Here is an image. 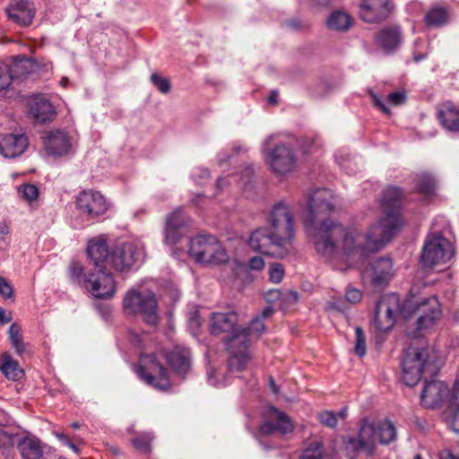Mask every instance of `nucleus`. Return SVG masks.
I'll return each mask as SVG.
<instances>
[{
  "label": "nucleus",
  "instance_id": "1",
  "mask_svg": "<svg viewBox=\"0 0 459 459\" xmlns=\"http://www.w3.org/2000/svg\"><path fill=\"white\" fill-rule=\"evenodd\" d=\"M336 199L331 190L316 189L309 195L308 216L306 220L307 232L319 255L339 270L351 266V262L360 257L359 231L354 228H344L338 222L324 216L333 212Z\"/></svg>",
  "mask_w": 459,
  "mask_h": 459
},
{
  "label": "nucleus",
  "instance_id": "2",
  "mask_svg": "<svg viewBox=\"0 0 459 459\" xmlns=\"http://www.w3.org/2000/svg\"><path fill=\"white\" fill-rule=\"evenodd\" d=\"M440 315V303L434 296L421 301L410 299L402 304L399 296L389 293L377 302L373 325L378 332L385 333L393 328L398 316L404 319L417 316V330L422 331L433 326Z\"/></svg>",
  "mask_w": 459,
  "mask_h": 459
},
{
  "label": "nucleus",
  "instance_id": "3",
  "mask_svg": "<svg viewBox=\"0 0 459 459\" xmlns=\"http://www.w3.org/2000/svg\"><path fill=\"white\" fill-rule=\"evenodd\" d=\"M294 237L290 206L279 203L269 213L268 226L258 228L251 233L248 246L254 251L282 258L292 252Z\"/></svg>",
  "mask_w": 459,
  "mask_h": 459
},
{
  "label": "nucleus",
  "instance_id": "4",
  "mask_svg": "<svg viewBox=\"0 0 459 459\" xmlns=\"http://www.w3.org/2000/svg\"><path fill=\"white\" fill-rule=\"evenodd\" d=\"M402 192L398 187H386L380 199L384 216L372 224L363 234L359 232V241L356 248H359L360 257L369 253L383 249L391 241L402 226L399 204Z\"/></svg>",
  "mask_w": 459,
  "mask_h": 459
},
{
  "label": "nucleus",
  "instance_id": "5",
  "mask_svg": "<svg viewBox=\"0 0 459 459\" xmlns=\"http://www.w3.org/2000/svg\"><path fill=\"white\" fill-rule=\"evenodd\" d=\"M396 438L394 425L385 420L378 424L366 418L360 421L357 437L343 438L345 452L351 459L362 454L372 456L377 450V444L388 445Z\"/></svg>",
  "mask_w": 459,
  "mask_h": 459
},
{
  "label": "nucleus",
  "instance_id": "6",
  "mask_svg": "<svg viewBox=\"0 0 459 459\" xmlns=\"http://www.w3.org/2000/svg\"><path fill=\"white\" fill-rule=\"evenodd\" d=\"M278 136H267L261 152L264 162L276 177H285L295 171L298 158L292 141L278 140Z\"/></svg>",
  "mask_w": 459,
  "mask_h": 459
},
{
  "label": "nucleus",
  "instance_id": "7",
  "mask_svg": "<svg viewBox=\"0 0 459 459\" xmlns=\"http://www.w3.org/2000/svg\"><path fill=\"white\" fill-rule=\"evenodd\" d=\"M401 364L403 381L409 386L416 385L423 377L436 375L439 368L436 353L425 348L409 347Z\"/></svg>",
  "mask_w": 459,
  "mask_h": 459
},
{
  "label": "nucleus",
  "instance_id": "8",
  "mask_svg": "<svg viewBox=\"0 0 459 459\" xmlns=\"http://www.w3.org/2000/svg\"><path fill=\"white\" fill-rule=\"evenodd\" d=\"M264 331V320L255 317L249 327H239L231 337L226 340L227 348L230 353L229 369L231 372H240L247 367L250 359L248 344L253 339H257Z\"/></svg>",
  "mask_w": 459,
  "mask_h": 459
},
{
  "label": "nucleus",
  "instance_id": "9",
  "mask_svg": "<svg viewBox=\"0 0 459 459\" xmlns=\"http://www.w3.org/2000/svg\"><path fill=\"white\" fill-rule=\"evenodd\" d=\"M189 254L199 264L220 265L229 262L230 256L223 244L212 235H199L190 240Z\"/></svg>",
  "mask_w": 459,
  "mask_h": 459
},
{
  "label": "nucleus",
  "instance_id": "10",
  "mask_svg": "<svg viewBox=\"0 0 459 459\" xmlns=\"http://www.w3.org/2000/svg\"><path fill=\"white\" fill-rule=\"evenodd\" d=\"M123 308L127 314L141 315L149 325L155 326L159 323L158 303L153 292L128 290L123 299Z\"/></svg>",
  "mask_w": 459,
  "mask_h": 459
},
{
  "label": "nucleus",
  "instance_id": "11",
  "mask_svg": "<svg viewBox=\"0 0 459 459\" xmlns=\"http://www.w3.org/2000/svg\"><path fill=\"white\" fill-rule=\"evenodd\" d=\"M453 256L451 243L441 233H431L421 253V264L426 268H435L446 264Z\"/></svg>",
  "mask_w": 459,
  "mask_h": 459
},
{
  "label": "nucleus",
  "instance_id": "12",
  "mask_svg": "<svg viewBox=\"0 0 459 459\" xmlns=\"http://www.w3.org/2000/svg\"><path fill=\"white\" fill-rule=\"evenodd\" d=\"M144 249L140 242L118 243L112 247L109 254V266L123 272L143 261Z\"/></svg>",
  "mask_w": 459,
  "mask_h": 459
},
{
  "label": "nucleus",
  "instance_id": "13",
  "mask_svg": "<svg viewBox=\"0 0 459 459\" xmlns=\"http://www.w3.org/2000/svg\"><path fill=\"white\" fill-rule=\"evenodd\" d=\"M83 287L96 299H107L114 296L116 281L106 268L93 269L83 280Z\"/></svg>",
  "mask_w": 459,
  "mask_h": 459
},
{
  "label": "nucleus",
  "instance_id": "14",
  "mask_svg": "<svg viewBox=\"0 0 459 459\" xmlns=\"http://www.w3.org/2000/svg\"><path fill=\"white\" fill-rule=\"evenodd\" d=\"M143 366L139 368L138 374L148 385L160 390L169 386V379L166 369L158 361L156 356H143L141 358Z\"/></svg>",
  "mask_w": 459,
  "mask_h": 459
},
{
  "label": "nucleus",
  "instance_id": "15",
  "mask_svg": "<svg viewBox=\"0 0 459 459\" xmlns=\"http://www.w3.org/2000/svg\"><path fill=\"white\" fill-rule=\"evenodd\" d=\"M76 208L82 214L96 218L104 214L109 208V203L104 195L94 190H83L75 200Z\"/></svg>",
  "mask_w": 459,
  "mask_h": 459
},
{
  "label": "nucleus",
  "instance_id": "16",
  "mask_svg": "<svg viewBox=\"0 0 459 459\" xmlns=\"http://www.w3.org/2000/svg\"><path fill=\"white\" fill-rule=\"evenodd\" d=\"M394 276L391 258L382 256L371 262L363 272V278L375 287H385Z\"/></svg>",
  "mask_w": 459,
  "mask_h": 459
},
{
  "label": "nucleus",
  "instance_id": "17",
  "mask_svg": "<svg viewBox=\"0 0 459 459\" xmlns=\"http://www.w3.org/2000/svg\"><path fill=\"white\" fill-rule=\"evenodd\" d=\"M453 391L454 388L449 393L447 385L442 381L432 380L427 382L420 395L421 404L426 408H436L447 402L454 411V408L451 406Z\"/></svg>",
  "mask_w": 459,
  "mask_h": 459
},
{
  "label": "nucleus",
  "instance_id": "18",
  "mask_svg": "<svg viewBox=\"0 0 459 459\" xmlns=\"http://www.w3.org/2000/svg\"><path fill=\"white\" fill-rule=\"evenodd\" d=\"M74 140L62 130L48 131L43 137L45 151L48 155L61 157L67 155L73 149Z\"/></svg>",
  "mask_w": 459,
  "mask_h": 459
},
{
  "label": "nucleus",
  "instance_id": "19",
  "mask_svg": "<svg viewBox=\"0 0 459 459\" xmlns=\"http://www.w3.org/2000/svg\"><path fill=\"white\" fill-rule=\"evenodd\" d=\"M394 9L390 0H362L360 18L368 23H377L386 20Z\"/></svg>",
  "mask_w": 459,
  "mask_h": 459
},
{
  "label": "nucleus",
  "instance_id": "20",
  "mask_svg": "<svg viewBox=\"0 0 459 459\" xmlns=\"http://www.w3.org/2000/svg\"><path fill=\"white\" fill-rule=\"evenodd\" d=\"M293 429L294 425L287 414L278 411L275 407H270L266 420L259 428V432L262 435H272L276 432L285 435L291 432Z\"/></svg>",
  "mask_w": 459,
  "mask_h": 459
},
{
  "label": "nucleus",
  "instance_id": "21",
  "mask_svg": "<svg viewBox=\"0 0 459 459\" xmlns=\"http://www.w3.org/2000/svg\"><path fill=\"white\" fill-rule=\"evenodd\" d=\"M188 218L181 210H177L167 216L164 228V242L167 245H176L186 234Z\"/></svg>",
  "mask_w": 459,
  "mask_h": 459
},
{
  "label": "nucleus",
  "instance_id": "22",
  "mask_svg": "<svg viewBox=\"0 0 459 459\" xmlns=\"http://www.w3.org/2000/svg\"><path fill=\"white\" fill-rule=\"evenodd\" d=\"M238 316L234 311L212 312L209 317V331L212 335L230 333L231 337L239 331Z\"/></svg>",
  "mask_w": 459,
  "mask_h": 459
},
{
  "label": "nucleus",
  "instance_id": "23",
  "mask_svg": "<svg viewBox=\"0 0 459 459\" xmlns=\"http://www.w3.org/2000/svg\"><path fill=\"white\" fill-rule=\"evenodd\" d=\"M35 13V7L30 0H11L6 8L8 19L24 27L31 24Z\"/></svg>",
  "mask_w": 459,
  "mask_h": 459
},
{
  "label": "nucleus",
  "instance_id": "24",
  "mask_svg": "<svg viewBox=\"0 0 459 459\" xmlns=\"http://www.w3.org/2000/svg\"><path fill=\"white\" fill-rule=\"evenodd\" d=\"M27 106L29 115L40 123L51 120L56 114L51 102L42 95H35L29 98Z\"/></svg>",
  "mask_w": 459,
  "mask_h": 459
},
{
  "label": "nucleus",
  "instance_id": "25",
  "mask_svg": "<svg viewBox=\"0 0 459 459\" xmlns=\"http://www.w3.org/2000/svg\"><path fill=\"white\" fill-rule=\"evenodd\" d=\"M28 139L24 134H0V154L5 158H15L24 152Z\"/></svg>",
  "mask_w": 459,
  "mask_h": 459
},
{
  "label": "nucleus",
  "instance_id": "26",
  "mask_svg": "<svg viewBox=\"0 0 459 459\" xmlns=\"http://www.w3.org/2000/svg\"><path fill=\"white\" fill-rule=\"evenodd\" d=\"M112 247H108L104 238L99 237L89 242L87 252L93 262L94 268H107L109 266V254Z\"/></svg>",
  "mask_w": 459,
  "mask_h": 459
},
{
  "label": "nucleus",
  "instance_id": "27",
  "mask_svg": "<svg viewBox=\"0 0 459 459\" xmlns=\"http://www.w3.org/2000/svg\"><path fill=\"white\" fill-rule=\"evenodd\" d=\"M10 62L5 63L8 66L9 73L12 75V81L18 79L23 80L29 76L39 73L41 65L38 62L39 59H8Z\"/></svg>",
  "mask_w": 459,
  "mask_h": 459
},
{
  "label": "nucleus",
  "instance_id": "28",
  "mask_svg": "<svg viewBox=\"0 0 459 459\" xmlns=\"http://www.w3.org/2000/svg\"><path fill=\"white\" fill-rule=\"evenodd\" d=\"M438 117L444 128L452 133L459 132V107L451 102L442 105Z\"/></svg>",
  "mask_w": 459,
  "mask_h": 459
},
{
  "label": "nucleus",
  "instance_id": "29",
  "mask_svg": "<svg viewBox=\"0 0 459 459\" xmlns=\"http://www.w3.org/2000/svg\"><path fill=\"white\" fill-rule=\"evenodd\" d=\"M190 353L186 349L175 348L167 355L169 364L178 374H185L190 367Z\"/></svg>",
  "mask_w": 459,
  "mask_h": 459
},
{
  "label": "nucleus",
  "instance_id": "30",
  "mask_svg": "<svg viewBox=\"0 0 459 459\" xmlns=\"http://www.w3.org/2000/svg\"><path fill=\"white\" fill-rule=\"evenodd\" d=\"M352 25V17L348 13L342 10L332 12L327 18L328 28L334 31L346 32Z\"/></svg>",
  "mask_w": 459,
  "mask_h": 459
},
{
  "label": "nucleus",
  "instance_id": "31",
  "mask_svg": "<svg viewBox=\"0 0 459 459\" xmlns=\"http://www.w3.org/2000/svg\"><path fill=\"white\" fill-rule=\"evenodd\" d=\"M377 44L386 50L396 48L401 42V32L395 27H389L381 30L377 37Z\"/></svg>",
  "mask_w": 459,
  "mask_h": 459
},
{
  "label": "nucleus",
  "instance_id": "32",
  "mask_svg": "<svg viewBox=\"0 0 459 459\" xmlns=\"http://www.w3.org/2000/svg\"><path fill=\"white\" fill-rule=\"evenodd\" d=\"M18 448L23 459H40L43 452L39 440L25 437L18 440Z\"/></svg>",
  "mask_w": 459,
  "mask_h": 459
},
{
  "label": "nucleus",
  "instance_id": "33",
  "mask_svg": "<svg viewBox=\"0 0 459 459\" xmlns=\"http://www.w3.org/2000/svg\"><path fill=\"white\" fill-rule=\"evenodd\" d=\"M0 371L6 378L13 381L20 379L23 374L18 362L6 352L0 358Z\"/></svg>",
  "mask_w": 459,
  "mask_h": 459
},
{
  "label": "nucleus",
  "instance_id": "34",
  "mask_svg": "<svg viewBox=\"0 0 459 459\" xmlns=\"http://www.w3.org/2000/svg\"><path fill=\"white\" fill-rule=\"evenodd\" d=\"M425 22L428 26L437 27L447 22V12L442 7H434L425 15Z\"/></svg>",
  "mask_w": 459,
  "mask_h": 459
},
{
  "label": "nucleus",
  "instance_id": "35",
  "mask_svg": "<svg viewBox=\"0 0 459 459\" xmlns=\"http://www.w3.org/2000/svg\"><path fill=\"white\" fill-rule=\"evenodd\" d=\"M415 183L420 193L425 195H430L433 194L435 189V180L430 175L427 173L417 175Z\"/></svg>",
  "mask_w": 459,
  "mask_h": 459
},
{
  "label": "nucleus",
  "instance_id": "36",
  "mask_svg": "<svg viewBox=\"0 0 459 459\" xmlns=\"http://www.w3.org/2000/svg\"><path fill=\"white\" fill-rule=\"evenodd\" d=\"M9 339L17 354L21 355L25 351V344L22 341V328L17 324L9 327Z\"/></svg>",
  "mask_w": 459,
  "mask_h": 459
},
{
  "label": "nucleus",
  "instance_id": "37",
  "mask_svg": "<svg viewBox=\"0 0 459 459\" xmlns=\"http://www.w3.org/2000/svg\"><path fill=\"white\" fill-rule=\"evenodd\" d=\"M451 406L454 408L451 427L454 431L459 432V377L455 381L454 391L451 396Z\"/></svg>",
  "mask_w": 459,
  "mask_h": 459
},
{
  "label": "nucleus",
  "instance_id": "38",
  "mask_svg": "<svg viewBox=\"0 0 459 459\" xmlns=\"http://www.w3.org/2000/svg\"><path fill=\"white\" fill-rule=\"evenodd\" d=\"M19 435L6 428H0V450H6L17 444Z\"/></svg>",
  "mask_w": 459,
  "mask_h": 459
},
{
  "label": "nucleus",
  "instance_id": "39",
  "mask_svg": "<svg viewBox=\"0 0 459 459\" xmlns=\"http://www.w3.org/2000/svg\"><path fill=\"white\" fill-rule=\"evenodd\" d=\"M153 436L151 433H144L134 438L132 444L140 452L147 454L151 451V442Z\"/></svg>",
  "mask_w": 459,
  "mask_h": 459
},
{
  "label": "nucleus",
  "instance_id": "40",
  "mask_svg": "<svg viewBox=\"0 0 459 459\" xmlns=\"http://www.w3.org/2000/svg\"><path fill=\"white\" fill-rule=\"evenodd\" d=\"M19 195L26 202H33L39 196V190L36 186L32 184H24L18 188Z\"/></svg>",
  "mask_w": 459,
  "mask_h": 459
},
{
  "label": "nucleus",
  "instance_id": "41",
  "mask_svg": "<svg viewBox=\"0 0 459 459\" xmlns=\"http://www.w3.org/2000/svg\"><path fill=\"white\" fill-rule=\"evenodd\" d=\"M152 83L163 94L170 91L171 83L167 77L160 75L158 73H152L151 75Z\"/></svg>",
  "mask_w": 459,
  "mask_h": 459
},
{
  "label": "nucleus",
  "instance_id": "42",
  "mask_svg": "<svg viewBox=\"0 0 459 459\" xmlns=\"http://www.w3.org/2000/svg\"><path fill=\"white\" fill-rule=\"evenodd\" d=\"M202 324L203 322L198 308L195 307H192L191 311L188 313V327L193 335L196 336L198 334V330Z\"/></svg>",
  "mask_w": 459,
  "mask_h": 459
},
{
  "label": "nucleus",
  "instance_id": "43",
  "mask_svg": "<svg viewBox=\"0 0 459 459\" xmlns=\"http://www.w3.org/2000/svg\"><path fill=\"white\" fill-rule=\"evenodd\" d=\"M355 353L363 357L367 351L366 338L362 329L359 326L355 328Z\"/></svg>",
  "mask_w": 459,
  "mask_h": 459
},
{
  "label": "nucleus",
  "instance_id": "44",
  "mask_svg": "<svg viewBox=\"0 0 459 459\" xmlns=\"http://www.w3.org/2000/svg\"><path fill=\"white\" fill-rule=\"evenodd\" d=\"M323 458V448L322 445L319 442H315L308 447H307L301 456L300 459H322Z\"/></svg>",
  "mask_w": 459,
  "mask_h": 459
},
{
  "label": "nucleus",
  "instance_id": "45",
  "mask_svg": "<svg viewBox=\"0 0 459 459\" xmlns=\"http://www.w3.org/2000/svg\"><path fill=\"white\" fill-rule=\"evenodd\" d=\"M269 279L273 283H279L281 281L285 271L282 264L279 263H273L269 267Z\"/></svg>",
  "mask_w": 459,
  "mask_h": 459
},
{
  "label": "nucleus",
  "instance_id": "46",
  "mask_svg": "<svg viewBox=\"0 0 459 459\" xmlns=\"http://www.w3.org/2000/svg\"><path fill=\"white\" fill-rule=\"evenodd\" d=\"M12 82V75L5 63L0 62V91L6 89Z\"/></svg>",
  "mask_w": 459,
  "mask_h": 459
},
{
  "label": "nucleus",
  "instance_id": "47",
  "mask_svg": "<svg viewBox=\"0 0 459 459\" xmlns=\"http://www.w3.org/2000/svg\"><path fill=\"white\" fill-rule=\"evenodd\" d=\"M70 277L78 283H83V280L87 275H83V268L79 264H73L69 270Z\"/></svg>",
  "mask_w": 459,
  "mask_h": 459
},
{
  "label": "nucleus",
  "instance_id": "48",
  "mask_svg": "<svg viewBox=\"0 0 459 459\" xmlns=\"http://www.w3.org/2000/svg\"><path fill=\"white\" fill-rule=\"evenodd\" d=\"M362 299V292L356 288L348 287L345 293V299L351 304H357Z\"/></svg>",
  "mask_w": 459,
  "mask_h": 459
},
{
  "label": "nucleus",
  "instance_id": "49",
  "mask_svg": "<svg viewBox=\"0 0 459 459\" xmlns=\"http://www.w3.org/2000/svg\"><path fill=\"white\" fill-rule=\"evenodd\" d=\"M406 94L404 91H395L390 93L386 98V103L392 106H398L404 103Z\"/></svg>",
  "mask_w": 459,
  "mask_h": 459
},
{
  "label": "nucleus",
  "instance_id": "50",
  "mask_svg": "<svg viewBox=\"0 0 459 459\" xmlns=\"http://www.w3.org/2000/svg\"><path fill=\"white\" fill-rule=\"evenodd\" d=\"M319 420L322 424L330 428H333L337 424L336 416L332 411H324L320 413Z\"/></svg>",
  "mask_w": 459,
  "mask_h": 459
},
{
  "label": "nucleus",
  "instance_id": "51",
  "mask_svg": "<svg viewBox=\"0 0 459 459\" xmlns=\"http://www.w3.org/2000/svg\"><path fill=\"white\" fill-rule=\"evenodd\" d=\"M0 295L4 299H11L13 297V290L12 285L7 281V280L2 276H0Z\"/></svg>",
  "mask_w": 459,
  "mask_h": 459
},
{
  "label": "nucleus",
  "instance_id": "52",
  "mask_svg": "<svg viewBox=\"0 0 459 459\" xmlns=\"http://www.w3.org/2000/svg\"><path fill=\"white\" fill-rule=\"evenodd\" d=\"M54 435L60 441L61 444H63L64 446H68L74 453H76V454L79 453V447L66 435H65L62 432H54Z\"/></svg>",
  "mask_w": 459,
  "mask_h": 459
},
{
  "label": "nucleus",
  "instance_id": "53",
  "mask_svg": "<svg viewBox=\"0 0 459 459\" xmlns=\"http://www.w3.org/2000/svg\"><path fill=\"white\" fill-rule=\"evenodd\" d=\"M264 260L261 256H253L248 261V268L253 271L260 272L264 268Z\"/></svg>",
  "mask_w": 459,
  "mask_h": 459
},
{
  "label": "nucleus",
  "instance_id": "54",
  "mask_svg": "<svg viewBox=\"0 0 459 459\" xmlns=\"http://www.w3.org/2000/svg\"><path fill=\"white\" fill-rule=\"evenodd\" d=\"M192 176L194 180L198 184H201L203 183V180L209 178V171L206 169L196 168L194 169Z\"/></svg>",
  "mask_w": 459,
  "mask_h": 459
},
{
  "label": "nucleus",
  "instance_id": "55",
  "mask_svg": "<svg viewBox=\"0 0 459 459\" xmlns=\"http://www.w3.org/2000/svg\"><path fill=\"white\" fill-rule=\"evenodd\" d=\"M371 97H372V100H373L375 106H377L383 113H385V114H389L390 113L389 108L383 102V100H381L380 97H378L376 94H372Z\"/></svg>",
  "mask_w": 459,
  "mask_h": 459
},
{
  "label": "nucleus",
  "instance_id": "56",
  "mask_svg": "<svg viewBox=\"0 0 459 459\" xmlns=\"http://www.w3.org/2000/svg\"><path fill=\"white\" fill-rule=\"evenodd\" d=\"M280 297H281V292L279 290H272L265 294V299L268 302H273V301L279 299Z\"/></svg>",
  "mask_w": 459,
  "mask_h": 459
},
{
  "label": "nucleus",
  "instance_id": "57",
  "mask_svg": "<svg viewBox=\"0 0 459 459\" xmlns=\"http://www.w3.org/2000/svg\"><path fill=\"white\" fill-rule=\"evenodd\" d=\"M279 102V92L276 90L271 91L267 97V103L270 105H277Z\"/></svg>",
  "mask_w": 459,
  "mask_h": 459
},
{
  "label": "nucleus",
  "instance_id": "58",
  "mask_svg": "<svg viewBox=\"0 0 459 459\" xmlns=\"http://www.w3.org/2000/svg\"><path fill=\"white\" fill-rule=\"evenodd\" d=\"M130 340L136 346H140L143 342L142 335L135 332H130Z\"/></svg>",
  "mask_w": 459,
  "mask_h": 459
},
{
  "label": "nucleus",
  "instance_id": "59",
  "mask_svg": "<svg viewBox=\"0 0 459 459\" xmlns=\"http://www.w3.org/2000/svg\"><path fill=\"white\" fill-rule=\"evenodd\" d=\"M439 457L440 459H459V455H456L453 454L450 450L445 449L440 452Z\"/></svg>",
  "mask_w": 459,
  "mask_h": 459
},
{
  "label": "nucleus",
  "instance_id": "60",
  "mask_svg": "<svg viewBox=\"0 0 459 459\" xmlns=\"http://www.w3.org/2000/svg\"><path fill=\"white\" fill-rule=\"evenodd\" d=\"M12 320L11 314H6L5 310L0 307V324H6Z\"/></svg>",
  "mask_w": 459,
  "mask_h": 459
},
{
  "label": "nucleus",
  "instance_id": "61",
  "mask_svg": "<svg viewBox=\"0 0 459 459\" xmlns=\"http://www.w3.org/2000/svg\"><path fill=\"white\" fill-rule=\"evenodd\" d=\"M216 371L214 369H209L207 372L208 382L212 385H217L218 381L215 379Z\"/></svg>",
  "mask_w": 459,
  "mask_h": 459
},
{
  "label": "nucleus",
  "instance_id": "62",
  "mask_svg": "<svg viewBox=\"0 0 459 459\" xmlns=\"http://www.w3.org/2000/svg\"><path fill=\"white\" fill-rule=\"evenodd\" d=\"M328 307L333 309L342 311L344 309L342 300L331 301L328 303Z\"/></svg>",
  "mask_w": 459,
  "mask_h": 459
},
{
  "label": "nucleus",
  "instance_id": "63",
  "mask_svg": "<svg viewBox=\"0 0 459 459\" xmlns=\"http://www.w3.org/2000/svg\"><path fill=\"white\" fill-rule=\"evenodd\" d=\"M273 312V309L272 307H266L262 311L261 315L258 317H261L263 320L266 317H269Z\"/></svg>",
  "mask_w": 459,
  "mask_h": 459
},
{
  "label": "nucleus",
  "instance_id": "64",
  "mask_svg": "<svg viewBox=\"0 0 459 459\" xmlns=\"http://www.w3.org/2000/svg\"><path fill=\"white\" fill-rule=\"evenodd\" d=\"M310 4L313 5H325L333 2V0H307Z\"/></svg>",
  "mask_w": 459,
  "mask_h": 459
}]
</instances>
